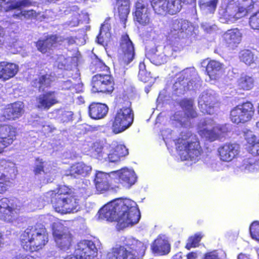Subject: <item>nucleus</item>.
Returning a JSON list of instances; mask_svg holds the SVG:
<instances>
[{
	"instance_id": "58836bf2",
	"label": "nucleus",
	"mask_w": 259,
	"mask_h": 259,
	"mask_svg": "<svg viewBox=\"0 0 259 259\" xmlns=\"http://www.w3.org/2000/svg\"><path fill=\"white\" fill-rule=\"evenodd\" d=\"M118 17L124 25L125 24L130 13V2L128 0H117Z\"/></svg>"
},
{
	"instance_id": "13d9d810",
	"label": "nucleus",
	"mask_w": 259,
	"mask_h": 259,
	"mask_svg": "<svg viewBox=\"0 0 259 259\" xmlns=\"http://www.w3.org/2000/svg\"><path fill=\"white\" fill-rule=\"evenodd\" d=\"M245 139L247 142L251 146L255 143L259 138H257L251 131H247L244 132Z\"/></svg>"
},
{
	"instance_id": "4468645a",
	"label": "nucleus",
	"mask_w": 259,
	"mask_h": 259,
	"mask_svg": "<svg viewBox=\"0 0 259 259\" xmlns=\"http://www.w3.org/2000/svg\"><path fill=\"white\" fill-rule=\"evenodd\" d=\"M217 100L213 91L208 90L203 92L199 97L198 106L203 113L212 114L214 112V105Z\"/></svg>"
},
{
	"instance_id": "ea45409f",
	"label": "nucleus",
	"mask_w": 259,
	"mask_h": 259,
	"mask_svg": "<svg viewBox=\"0 0 259 259\" xmlns=\"http://www.w3.org/2000/svg\"><path fill=\"white\" fill-rule=\"evenodd\" d=\"M222 64L217 61H210L206 66V70L209 77L212 79H215L218 75L221 72Z\"/></svg>"
},
{
	"instance_id": "864d4df0",
	"label": "nucleus",
	"mask_w": 259,
	"mask_h": 259,
	"mask_svg": "<svg viewBox=\"0 0 259 259\" xmlns=\"http://www.w3.org/2000/svg\"><path fill=\"white\" fill-rule=\"evenodd\" d=\"M200 234H197L193 237H191L188 240V242L186 245V248L190 249L192 247H196L202 238Z\"/></svg>"
},
{
	"instance_id": "f3484780",
	"label": "nucleus",
	"mask_w": 259,
	"mask_h": 259,
	"mask_svg": "<svg viewBox=\"0 0 259 259\" xmlns=\"http://www.w3.org/2000/svg\"><path fill=\"white\" fill-rule=\"evenodd\" d=\"M0 119V153L11 144L16 135V129L10 125L3 124Z\"/></svg>"
},
{
	"instance_id": "6ab92c4d",
	"label": "nucleus",
	"mask_w": 259,
	"mask_h": 259,
	"mask_svg": "<svg viewBox=\"0 0 259 259\" xmlns=\"http://www.w3.org/2000/svg\"><path fill=\"white\" fill-rule=\"evenodd\" d=\"M120 48L123 54L122 61L125 64L127 65L133 60L135 56L134 44L128 35L122 36Z\"/></svg>"
},
{
	"instance_id": "9d476101",
	"label": "nucleus",
	"mask_w": 259,
	"mask_h": 259,
	"mask_svg": "<svg viewBox=\"0 0 259 259\" xmlns=\"http://www.w3.org/2000/svg\"><path fill=\"white\" fill-rule=\"evenodd\" d=\"M97 254V248L94 242L83 240L77 244L74 255H68L64 259H93Z\"/></svg>"
},
{
	"instance_id": "9b49d317",
	"label": "nucleus",
	"mask_w": 259,
	"mask_h": 259,
	"mask_svg": "<svg viewBox=\"0 0 259 259\" xmlns=\"http://www.w3.org/2000/svg\"><path fill=\"white\" fill-rule=\"evenodd\" d=\"M254 113L252 104L247 102L234 107L230 112V118L234 123L245 122L250 120Z\"/></svg>"
},
{
	"instance_id": "603ef678",
	"label": "nucleus",
	"mask_w": 259,
	"mask_h": 259,
	"mask_svg": "<svg viewBox=\"0 0 259 259\" xmlns=\"http://www.w3.org/2000/svg\"><path fill=\"white\" fill-rule=\"evenodd\" d=\"M14 18H20L24 17L27 19L32 18L36 17V12L33 10H30L27 11H21L18 14H14L13 15Z\"/></svg>"
},
{
	"instance_id": "0eeeda50",
	"label": "nucleus",
	"mask_w": 259,
	"mask_h": 259,
	"mask_svg": "<svg viewBox=\"0 0 259 259\" xmlns=\"http://www.w3.org/2000/svg\"><path fill=\"white\" fill-rule=\"evenodd\" d=\"M252 0H230L226 8L225 17L227 23H234L245 16L253 7Z\"/></svg>"
},
{
	"instance_id": "49530a36",
	"label": "nucleus",
	"mask_w": 259,
	"mask_h": 259,
	"mask_svg": "<svg viewBox=\"0 0 259 259\" xmlns=\"http://www.w3.org/2000/svg\"><path fill=\"white\" fill-rule=\"evenodd\" d=\"M109 26V24L106 22L101 26L100 33L97 36V41L99 44H103L105 40V38H108L110 37Z\"/></svg>"
},
{
	"instance_id": "4c0bfd02",
	"label": "nucleus",
	"mask_w": 259,
	"mask_h": 259,
	"mask_svg": "<svg viewBox=\"0 0 259 259\" xmlns=\"http://www.w3.org/2000/svg\"><path fill=\"white\" fill-rule=\"evenodd\" d=\"M31 4L29 0H8L4 4L3 7L6 12H10L22 7H28Z\"/></svg>"
},
{
	"instance_id": "338daca9",
	"label": "nucleus",
	"mask_w": 259,
	"mask_h": 259,
	"mask_svg": "<svg viewBox=\"0 0 259 259\" xmlns=\"http://www.w3.org/2000/svg\"><path fill=\"white\" fill-rule=\"evenodd\" d=\"M67 61L63 56L59 57L58 60L56 62V65L58 67L62 69L66 64Z\"/></svg>"
},
{
	"instance_id": "a878e982",
	"label": "nucleus",
	"mask_w": 259,
	"mask_h": 259,
	"mask_svg": "<svg viewBox=\"0 0 259 259\" xmlns=\"http://www.w3.org/2000/svg\"><path fill=\"white\" fill-rule=\"evenodd\" d=\"M9 201L7 198L0 200V219L10 222L16 218L17 215L15 210L9 206Z\"/></svg>"
},
{
	"instance_id": "37998d69",
	"label": "nucleus",
	"mask_w": 259,
	"mask_h": 259,
	"mask_svg": "<svg viewBox=\"0 0 259 259\" xmlns=\"http://www.w3.org/2000/svg\"><path fill=\"white\" fill-rule=\"evenodd\" d=\"M240 168L245 172H254L258 170L259 165L254 158H249L243 160Z\"/></svg>"
},
{
	"instance_id": "f704fd0d",
	"label": "nucleus",
	"mask_w": 259,
	"mask_h": 259,
	"mask_svg": "<svg viewBox=\"0 0 259 259\" xmlns=\"http://www.w3.org/2000/svg\"><path fill=\"white\" fill-rule=\"evenodd\" d=\"M172 89L175 94L178 96L184 94L185 92L188 90L196 89L193 87V84L191 81H187L182 79L180 76L178 80L174 84Z\"/></svg>"
},
{
	"instance_id": "f8f14e48",
	"label": "nucleus",
	"mask_w": 259,
	"mask_h": 259,
	"mask_svg": "<svg viewBox=\"0 0 259 259\" xmlns=\"http://www.w3.org/2000/svg\"><path fill=\"white\" fill-rule=\"evenodd\" d=\"M92 85L94 92L111 93L114 90L113 78L108 74H97L93 76Z\"/></svg>"
},
{
	"instance_id": "a19ab883",
	"label": "nucleus",
	"mask_w": 259,
	"mask_h": 259,
	"mask_svg": "<svg viewBox=\"0 0 259 259\" xmlns=\"http://www.w3.org/2000/svg\"><path fill=\"white\" fill-rule=\"evenodd\" d=\"M254 79L252 76L245 74H242L238 79L237 84L238 87L243 90H250L254 86Z\"/></svg>"
},
{
	"instance_id": "5701e85b",
	"label": "nucleus",
	"mask_w": 259,
	"mask_h": 259,
	"mask_svg": "<svg viewBox=\"0 0 259 259\" xmlns=\"http://www.w3.org/2000/svg\"><path fill=\"white\" fill-rule=\"evenodd\" d=\"M92 167L83 162H78L72 164L69 169L66 171L65 175L72 178H79L85 177L91 171Z\"/></svg>"
},
{
	"instance_id": "1a4fd4ad",
	"label": "nucleus",
	"mask_w": 259,
	"mask_h": 259,
	"mask_svg": "<svg viewBox=\"0 0 259 259\" xmlns=\"http://www.w3.org/2000/svg\"><path fill=\"white\" fill-rule=\"evenodd\" d=\"M52 230L57 246L61 250H67L72 240L68 229L59 222H54L52 225Z\"/></svg>"
},
{
	"instance_id": "473e14b6",
	"label": "nucleus",
	"mask_w": 259,
	"mask_h": 259,
	"mask_svg": "<svg viewBox=\"0 0 259 259\" xmlns=\"http://www.w3.org/2000/svg\"><path fill=\"white\" fill-rule=\"evenodd\" d=\"M153 253L159 255H165L169 253L170 249L168 241L161 238H157L151 246Z\"/></svg>"
},
{
	"instance_id": "6e6552de",
	"label": "nucleus",
	"mask_w": 259,
	"mask_h": 259,
	"mask_svg": "<svg viewBox=\"0 0 259 259\" xmlns=\"http://www.w3.org/2000/svg\"><path fill=\"white\" fill-rule=\"evenodd\" d=\"M134 121V113L130 107H124L117 111L112 124L115 134L122 132L129 127Z\"/></svg>"
},
{
	"instance_id": "f257e3e1",
	"label": "nucleus",
	"mask_w": 259,
	"mask_h": 259,
	"mask_svg": "<svg viewBox=\"0 0 259 259\" xmlns=\"http://www.w3.org/2000/svg\"><path fill=\"white\" fill-rule=\"evenodd\" d=\"M192 99H184L181 102V106L185 110L176 112L170 118L172 123L176 126L183 128L181 132L180 137L175 141L176 149L182 160H190L196 162L200 159L201 149L199 143L191 132L187 128L191 125L190 118H195L197 113L194 107Z\"/></svg>"
},
{
	"instance_id": "e2e57ef3",
	"label": "nucleus",
	"mask_w": 259,
	"mask_h": 259,
	"mask_svg": "<svg viewBox=\"0 0 259 259\" xmlns=\"http://www.w3.org/2000/svg\"><path fill=\"white\" fill-rule=\"evenodd\" d=\"M249 152L253 155H259V140L249 148Z\"/></svg>"
},
{
	"instance_id": "a18cd8bd",
	"label": "nucleus",
	"mask_w": 259,
	"mask_h": 259,
	"mask_svg": "<svg viewBox=\"0 0 259 259\" xmlns=\"http://www.w3.org/2000/svg\"><path fill=\"white\" fill-rule=\"evenodd\" d=\"M108 146H103L100 143H94L92 148V155L99 160H104V154L106 153Z\"/></svg>"
},
{
	"instance_id": "8fccbe9b",
	"label": "nucleus",
	"mask_w": 259,
	"mask_h": 259,
	"mask_svg": "<svg viewBox=\"0 0 259 259\" xmlns=\"http://www.w3.org/2000/svg\"><path fill=\"white\" fill-rule=\"evenodd\" d=\"M58 118L62 122H68L72 120L73 112L70 111L58 110L57 111Z\"/></svg>"
},
{
	"instance_id": "bb28decb",
	"label": "nucleus",
	"mask_w": 259,
	"mask_h": 259,
	"mask_svg": "<svg viewBox=\"0 0 259 259\" xmlns=\"http://www.w3.org/2000/svg\"><path fill=\"white\" fill-rule=\"evenodd\" d=\"M189 2V0H167L164 5V8H161L163 12L160 11L157 14L164 15L166 13L170 15L176 14L180 11L183 4Z\"/></svg>"
},
{
	"instance_id": "bf43d9fd",
	"label": "nucleus",
	"mask_w": 259,
	"mask_h": 259,
	"mask_svg": "<svg viewBox=\"0 0 259 259\" xmlns=\"http://www.w3.org/2000/svg\"><path fill=\"white\" fill-rule=\"evenodd\" d=\"M201 27L207 33L215 31L217 28V26L215 24L207 22H203L201 23Z\"/></svg>"
},
{
	"instance_id": "f03ea898",
	"label": "nucleus",
	"mask_w": 259,
	"mask_h": 259,
	"mask_svg": "<svg viewBox=\"0 0 259 259\" xmlns=\"http://www.w3.org/2000/svg\"><path fill=\"white\" fill-rule=\"evenodd\" d=\"M101 219L116 221L121 228L137 224L141 218L136 202L128 199H115L105 205L99 211Z\"/></svg>"
},
{
	"instance_id": "72a5a7b5",
	"label": "nucleus",
	"mask_w": 259,
	"mask_h": 259,
	"mask_svg": "<svg viewBox=\"0 0 259 259\" xmlns=\"http://www.w3.org/2000/svg\"><path fill=\"white\" fill-rule=\"evenodd\" d=\"M180 76H182V79L184 80H187L188 82L191 81L193 84V87L195 89L198 88L200 85V77L194 67L188 68L183 70Z\"/></svg>"
},
{
	"instance_id": "4d7b16f0",
	"label": "nucleus",
	"mask_w": 259,
	"mask_h": 259,
	"mask_svg": "<svg viewBox=\"0 0 259 259\" xmlns=\"http://www.w3.org/2000/svg\"><path fill=\"white\" fill-rule=\"evenodd\" d=\"M95 68V70L100 71L107 69L108 67L100 59L97 58L93 61L91 65V69Z\"/></svg>"
},
{
	"instance_id": "412c9836",
	"label": "nucleus",
	"mask_w": 259,
	"mask_h": 259,
	"mask_svg": "<svg viewBox=\"0 0 259 259\" xmlns=\"http://www.w3.org/2000/svg\"><path fill=\"white\" fill-rule=\"evenodd\" d=\"M117 174L120 183L127 188H130L137 181V176L133 169L122 168L117 171H112L111 174Z\"/></svg>"
},
{
	"instance_id": "2eb2a0df",
	"label": "nucleus",
	"mask_w": 259,
	"mask_h": 259,
	"mask_svg": "<svg viewBox=\"0 0 259 259\" xmlns=\"http://www.w3.org/2000/svg\"><path fill=\"white\" fill-rule=\"evenodd\" d=\"M148 6V2L146 0H137L135 3V19L141 25H146L150 22V10Z\"/></svg>"
},
{
	"instance_id": "79ce46f5",
	"label": "nucleus",
	"mask_w": 259,
	"mask_h": 259,
	"mask_svg": "<svg viewBox=\"0 0 259 259\" xmlns=\"http://www.w3.org/2000/svg\"><path fill=\"white\" fill-rule=\"evenodd\" d=\"M157 48L153 49L146 54L151 62L160 65L166 61V57L163 53H158Z\"/></svg>"
},
{
	"instance_id": "680f3d73",
	"label": "nucleus",
	"mask_w": 259,
	"mask_h": 259,
	"mask_svg": "<svg viewBox=\"0 0 259 259\" xmlns=\"http://www.w3.org/2000/svg\"><path fill=\"white\" fill-rule=\"evenodd\" d=\"M40 126L41 127L42 132L45 134L52 132L55 130V127L53 125L47 124L44 121H40Z\"/></svg>"
},
{
	"instance_id": "69168bd1",
	"label": "nucleus",
	"mask_w": 259,
	"mask_h": 259,
	"mask_svg": "<svg viewBox=\"0 0 259 259\" xmlns=\"http://www.w3.org/2000/svg\"><path fill=\"white\" fill-rule=\"evenodd\" d=\"M78 16L79 15L77 13L74 14L72 16V20L68 22V25L71 27L77 26L79 22Z\"/></svg>"
},
{
	"instance_id": "c756f323",
	"label": "nucleus",
	"mask_w": 259,
	"mask_h": 259,
	"mask_svg": "<svg viewBox=\"0 0 259 259\" xmlns=\"http://www.w3.org/2000/svg\"><path fill=\"white\" fill-rule=\"evenodd\" d=\"M242 34L237 29L228 30L224 34V39L229 47L232 49L236 47L241 41Z\"/></svg>"
},
{
	"instance_id": "20e7f679",
	"label": "nucleus",
	"mask_w": 259,
	"mask_h": 259,
	"mask_svg": "<svg viewBox=\"0 0 259 259\" xmlns=\"http://www.w3.org/2000/svg\"><path fill=\"white\" fill-rule=\"evenodd\" d=\"M21 245L26 251L33 252L41 249L48 241V235L41 224L29 227L21 234Z\"/></svg>"
},
{
	"instance_id": "e433bc0d",
	"label": "nucleus",
	"mask_w": 259,
	"mask_h": 259,
	"mask_svg": "<svg viewBox=\"0 0 259 259\" xmlns=\"http://www.w3.org/2000/svg\"><path fill=\"white\" fill-rule=\"evenodd\" d=\"M54 80V77L53 76L47 74L33 80L32 82V85L37 88L39 92L43 91L45 88L49 86Z\"/></svg>"
},
{
	"instance_id": "ddd939ff",
	"label": "nucleus",
	"mask_w": 259,
	"mask_h": 259,
	"mask_svg": "<svg viewBox=\"0 0 259 259\" xmlns=\"http://www.w3.org/2000/svg\"><path fill=\"white\" fill-rule=\"evenodd\" d=\"M199 134L203 138L210 142L220 139V133L217 132L215 123L210 118L201 120L198 125Z\"/></svg>"
},
{
	"instance_id": "774afa93",
	"label": "nucleus",
	"mask_w": 259,
	"mask_h": 259,
	"mask_svg": "<svg viewBox=\"0 0 259 259\" xmlns=\"http://www.w3.org/2000/svg\"><path fill=\"white\" fill-rule=\"evenodd\" d=\"M61 88L62 90H70L73 88V84L70 80L64 81L61 83Z\"/></svg>"
},
{
	"instance_id": "dca6fc26",
	"label": "nucleus",
	"mask_w": 259,
	"mask_h": 259,
	"mask_svg": "<svg viewBox=\"0 0 259 259\" xmlns=\"http://www.w3.org/2000/svg\"><path fill=\"white\" fill-rule=\"evenodd\" d=\"M190 26V23L187 20L178 19L172 20L170 25L168 37L175 39L184 37Z\"/></svg>"
},
{
	"instance_id": "aec40b11",
	"label": "nucleus",
	"mask_w": 259,
	"mask_h": 259,
	"mask_svg": "<svg viewBox=\"0 0 259 259\" xmlns=\"http://www.w3.org/2000/svg\"><path fill=\"white\" fill-rule=\"evenodd\" d=\"M58 93L49 91L40 95L36 99V106L41 110H48L52 106L58 103Z\"/></svg>"
},
{
	"instance_id": "b1692460",
	"label": "nucleus",
	"mask_w": 259,
	"mask_h": 259,
	"mask_svg": "<svg viewBox=\"0 0 259 259\" xmlns=\"http://www.w3.org/2000/svg\"><path fill=\"white\" fill-rule=\"evenodd\" d=\"M62 41V38L60 36L52 35L48 37L46 39L39 40L36 42V47L37 50L42 53H45L53 48L56 47L57 44Z\"/></svg>"
},
{
	"instance_id": "6e6d98bb",
	"label": "nucleus",
	"mask_w": 259,
	"mask_h": 259,
	"mask_svg": "<svg viewBox=\"0 0 259 259\" xmlns=\"http://www.w3.org/2000/svg\"><path fill=\"white\" fill-rule=\"evenodd\" d=\"M250 233L252 238L259 241V222H253L250 227Z\"/></svg>"
},
{
	"instance_id": "393cba45",
	"label": "nucleus",
	"mask_w": 259,
	"mask_h": 259,
	"mask_svg": "<svg viewBox=\"0 0 259 259\" xmlns=\"http://www.w3.org/2000/svg\"><path fill=\"white\" fill-rule=\"evenodd\" d=\"M56 170L55 166H52L51 162H44L42 159L39 158L36 159L33 170L35 175L41 174L42 172L46 175H48V177H51L54 179V177H55Z\"/></svg>"
},
{
	"instance_id": "de8ad7c7",
	"label": "nucleus",
	"mask_w": 259,
	"mask_h": 259,
	"mask_svg": "<svg viewBox=\"0 0 259 259\" xmlns=\"http://www.w3.org/2000/svg\"><path fill=\"white\" fill-rule=\"evenodd\" d=\"M138 77L141 81L146 82L152 78L150 72H148L144 62H140L139 66Z\"/></svg>"
},
{
	"instance_id": "09e8293b",
	"label": "nucleus",
	"mask_w": 259,
	"mask_h": 259,
	"mask_svg": "<svg viewBox=\"0 0 259 259\" xmlns=\"http://www.w3.org/2000/svg\"><path fill=\"white\" fill-rule=\"evenodd\" d=\"M240 59L247 65H250L254 61V56L252 52L248 50L242 51L240 53Z\"/></svg>"
},
{
	"instance_id": "cd10ccee",
	"label": "nucleus",
	"mask_w": 259,
	"mask_h": 259,
	"mask_svg": "<svg viewBox=\"0 0 259 259\" xmlns=\"http://www.w3.org/2000/svg\"><path fill=\"white\" fill-rule=\"evenodd\" d=\"M24 105L21 102H15L7 108L4 112V117L9 120H15L20 117L24 112Z\"/></svg>"
},
{
	"instance_id": "3c124183",
	"label": "nucleus",
	"mask_w": 259,
	"mask_h": 259,
	"mask_svg": "<svg viewBox=\"0 0 259 259\" xmlns=\"http://www.w3.org/2000/svg\"><path fill=\"white\" fill-rule=\"evenodd\" d=\"M250 27L254 30H259V11L252 14L249 20Z\"/></svg>"
},
{
	"instance_id": "423d86ee",
	"label": "nucleus",
	"mask_w": 259,
	"mask_h": 259,
	"mask_svg": "<svg viewBox=\"0 0 259 259\" xmlns=\"http://www.w3.org/2000/svg\"><path fill=\"white\" fill-rule=\"evenodd\" d=\"M125 246L113 248L107 255V259H137L144 254L146 249L144 244L134 238L126 240Z\"/></svg>"
},
{
	"instance_id": "052dcab7",
	"label": "nucleus",
	"mask_w": 259,
	"mask_h": 259,
	"mask_svg": "<svg viewBox=\"0 0 259 259\" xmlns=\"http://www.w3.org/2000/svg\"><path fill=\"white\" fill-rule=\"evenodd\" d=\"M161 135L166 145H167L168 140L173 139L172 131L169 128L163 129L161 131Z\"/></svg>"
},
{
	"instance_id": "7ed1b4c3",
	"label": "nucleus",
	"mask_w": 259,
	"mask_h": 259,
	"mask_svg": "<svg viewBox=\"0 0 259 259\" xmlns=\"http://www.w3.org/2000/svg\"><path fill=\"white\" fill-rule=\"evenodd\" d=\"M47 197L51 198V202L56 212L65 214L76 212L79 210L78 199L65 186L60 187L57 193L54 191L48 192Z\"/></svg>"
},
{
	"instance_id": "39448f33",
	"label": "nucleus",
	"mask_w": 259,
	"mask_h": 259,
	"mask_svg": "<svg viewBox=\"0 0 259 259\" xmlns=\"http://www.w3.org/2000/svg\"><path fill=\"white\" fill-rule=\"evenodd\" d=\"M21 245L26 251L33 252L41 249L48 241V235L41 224L29 227L21 234Z\"/></svg>"
},
{
	"instance_id": "7c9ffc66",
	"label": "nucleus",
	"mask_w": 259,
	"mask_h": 259,
	"mask_svg": "<svg viewBox=\"0 0 259 259\" xmlns=\"http://www.w3.org/2000/svg\"><path fill=\"white\" fill-rule=\"evenodd\" d=\"M18 71V66L7 62H0V79L8 80L15 76Z\"/></svg>"
},
{
	"instance_id": "c9c22d12",
	"label": "nucleus",
	"mask_w": 259,
	"mask_h": 259,
	"mask_svg": "<svg viewBox=\"0 0 259 259\" xmlns=\"http://www.w3.org/2000/svg\"><path fill=\"white\" fill-rule=\"evenodd\" d=\"M5 164V162H0V194L5 192L12 184Z\"/></svg>"
},
{
	"instance_id": "2f4dec72",
	"label": "nucleus",
	"mask_w": 259,
	"mask_h": 259,
	"mask_svg": "<svg viewBox=\"0 0 259 259\" xmlns=\"http://www.w3.org/2000/svg\"><path fill=\"white\" fill-rule=\"evenodd\" d=\"M111 175V173L107 174L102 171L96 174L94 181L98 191L102 193L109 189Z\"/></svg>"
},
{
	"instance_id": "a211bd4d",
	"label": "nucleus",
	"mask_w": 259,
	"mask_h": 259,
	"mask_svg": "<svg viewBox=\"0 0 259 259\" xmlns=\"http://www.w3.org/2000/svg\"><path fill=\"white\" fill-rule=\"evenodd\" d=\"M106 153L103 155L105 157L104 160L109 162H118L121 157L128 154L127 149L123 145H117L115 146L112 145L108 146Z\"/></svg>"
},
{
	"instance_id": "c03bdc74",
	"label": "nucleus",
	"mask_w": 259,
	"mask_h": 259,
	"mask_svg": "<svg viewBox=\"0 0 259 259\" xmlns=\"http://www.w3.org/2000/svg\"><path fill=\"white\" fill-rule=\"evenodd\" d=\"M218 0H200L201 10L205 13H213L216 8Z\"/></svg>"
},
{
	"instance_id": "c85d7f7f",
	"label": "nucleus",
	"mask_w": 259,
	"mask_h": 259,
	"mask_svg": "<svg viewBox=\"0 0 259 259\" xmlns=\"http://www.w3.org/2000/svg\"><path fill=\"white\" fill-rule=\"evenodd\" d=\"M108 112V107L105 104L92 103L89 107L90 116L94 119L104 118Z\"/></svg>"
},
{
	"instance_id": "5fc2aeb1",
	"label": "nucleus",
	"mask_w": 259,
	"mask_h": 259,
	"mask_svg": "<svg viewBox=\"0 0 259 259\" xmlns=\"http://www.w3.org/2000/svg\"><path fill=\"white\" fill-rule=\"evenodd\" d=\"M167 1V0H152L150 1L151 6L155 13L158 14L160 11L163 12L161 8L162 7L164 8V5Z\"/></svg>"
},
{
	"instance_id": "4be33fe9",
	"label": "nucleus",
	"mask_w": 259,
	"mask_h": 259,
	"mask_svg": "<svg viewBox=\"0 0 259 259\" xmlns=\"http://www.w3.org/2000/svg\"><path fill=\"white\" fill-rule=\"evenodd\" d=\"M239 146L236 144H226L218 149V152L222 160L231 161L238 153Z\"/></svg>"
},
{
	"instance_id": "0e129e2a",
	"label": "nucleus",
	"mask_w": 259,
	"mask_h": 259,
	"mask_svg": "<svg viewBox=\"0 0 259 259\" xmlns=\"http://www.w3.org/2000/svg\"><path fill=\"white\" fill-rule=\"evenodd\" d=\"M215 127L217 128V132L220 133V138L223 137V135L228 132L229 130L227 124L215 126Z\"/></svg>"
}]
</instances>
